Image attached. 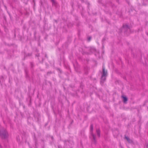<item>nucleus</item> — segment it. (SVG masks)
<instances>
[{
  "mask_svg": "<svg viewBox=\"0 0 148 148\" xmlns=\"http://www.w3.org/2000/svg\"><path fill=\"white\" fill-rule=\"evenodd\" d=\"M8 134L6 130L2 127H0V136L2 139L7 138L8 136Z\"/></svg>",
  "mask_w": 148,
  "mask_h": 148,
  "instance_id": "f257e3e1",
  "label": "nucleus"
},
{
  "mask_svg": "<svg viewBox=\"0 0 148 148\" xmlns=\"http://www.w3.org/2000/svg\"><path fill=\"white\" fill-rule=\"evenodd\" d=\"M122 29L124 33L128 35L131 32V27L129 26L126 24H123L122 26Z\"/></svg>",
  "mask_w": 148,
  "mask_h": 148,
  "instance_id": "f03ea898",
  "label": "nucleus"
},
{
  "mask_svg": "<svg viewBox=\"0 0 148 148\" xmlns=\"http://www.w3.org/2000/svg\"><path fill=\"white\" fill-rule=\"evenodd\" d=\"M91 134L92 136L93 139L92 142L95 145H96L97 143V141L96 140L95 136L93 133H91Z\"/></svg>",
  "mask_w": 148,
  "mask_h": 148,
  "instance_id": "7ed1b4c3",
  "label": "nucleus"
},
{
  "mask_svg": "<svg viewBox=\"0 0 148 148\" xmlns=\"http://www.w3.org/2000/svg\"><path fill=\"white\" fill-rule=\"evenodd\" d=\"M102 70H103V73L102 74V75L103 76H106L107 75V71H106L105 70V68L104 66H103L102 67Z\"/></svg>",
  "mask_w": 148,
  "mask_h": 148,
  "instance_id": "20e7f679",
  "label": "nucleus"
},
{
  "mask_svg": "<svg viewBox=\"0 0 148 148\" xmlns=\"http://www.w3.org/2000/svg\"><path fill=\"white\" fill-rule=\"evenodd\" d=\"M125 138L126 139L127 141L130 143H132V140L130 139L128 137H127L126 135L125 136Z\"/></svg>",
  "mask_w": 148,
  "mask_h": 148,
  "instance_id": "39448f33",
  "label": "nucleus"
},
{
  "mask_svg": "<svg viewBox=\"0 0 148 148\" xmlns=\"http://www.w3.org/2000/svg\"><path fill=\"white\" fill-rule=\"evenodd\" d=\"M96 132L97 136L99 137L100 136V132L99 129H96Z\"/></svg>",
  "mask_w": 148,
  "mask_h": 148,
  "instance_id": "423d86ee",
  "label": "nucleus"
},
{
  "mask_svg": "<svg viewBox=\"0 0 148 148\" xmlns=\"http://www.w3.org/2000/svg\"><path fill=\"white\" fill-rule=\"evenodd\" d=\"M106 76H103L101 75V82L102 81L104 82L105 81V80L106 79Z\"/></svg>",
  "mask_w": 148,
  "mask_h": 148,
  "instance_id": "0eeeda50",
  "label": "nucleus"
},
{
  "mask_svg": "<svg viewBox=\"0 0 148 148\" xmlns=\"http://www.w3.org/2000/svg\"><path fill=\"white\" fill-rule=\"evenodd\" d=\"M122 97L123 98V101L124 103H125L127 101V99L126 97L122 96Z\"/></svg>",
  "mask_w": 148,
  "mask_h": 148,
  "instance_id": "6e6552de",
  "label": "nucleus"
},
{
  "mask_svg": "<svg viewBox=\"0 0 148 148\" xmlns=\"http://www.w3.org/2000/svg\"><path fill=\"white\" fill-rule=\"evenodd\" d=\"M93 125L92 124H91L90 127V132L91 133H93Z\"/></svg>",
  "mask_w": 148,
  "mask_h": 148,
  "instance_id": "1a4fd4ad",
  "label": "nucleus"
},
{
  "mask_svg": "<svg viewBox=\"0 0 148 148\" xmlns=\"http://www.w3.org/2000/svg\"><path fill=\"white\" fill-rule=\"evenodd\" d=\"M91 37H90V36L88 38L87 40L88 41H90L91 40Z\"/></svg>",
  "mask_w": 148,
  "mask_h": 148,
  "instance_id": "9d476101",
  "label": "nucleus"
},
{
  "mask_svg": "<svg viewBox=\"0 0 148 148\" xmlns=\"http://www.w3.org/2000/svg\"><path fill=\"white\" fill-rule=\"evenodd\" d=\"M30 64L32 68L34 66L32 62H31L30 63Z\"/></svg>",
  "mask_w": 148,
  "mask_h": 148,
  "instance_id": "9b49d317",
  "label": "nucleus"
},
{
  "mask_svg": "<svg viewBox=\"0 0 148 148\" xmlns=\"http://www.w3.org/2000/svg\"><path fill=\"white\" fill-rule=\"evenodd\" d=\"M52 73V72L51 71L48 72H47V75H48L49 74H51Z\"/></svg>",
  "mask_w": 148,
  "mask_h": 148,
  "instance_id": "f8f14e48",
  "label": "nucleus"
},
{
  "mask_svg": "<svg viewBox=\"0 0 148 148\" xmlns=\"http://www.w3.org/2000/svg\"><path fill=\"white\" fill-rule=\"evenodd\" d=\"M51 1L53 4H54L55 3V1L54 0H51Z\"/></svg>",
  "mask_w": 148,
  "mask_h": 148,
  "instance_id": "ddd939ff",
  "label": "nucleus"
},
{
  "mask_svg": "<svg viewBox=\"0 0 148 148\" xmlns=\"http://www.w3.org/2000/svg\"><path fill=\"white\" fill-rule=\"evenodd\" d=\"M126 2L128 3V4H129L130 2L128 0H126Z\"/></svg>",
  "mask_w": 148,
  "mask_h": 148,
  "instance_id": "4468645a",
  "label": "nucleus"
},
{
  "mask_svg": "<svg viewBox=\"0 0 148 148\" xmlns=\"http://www.w3.org/2000/svg\"><path fill=\"white\" fill-rule=\"evenodd\" d=\"M116 2L119 3V0H116Z\"/></svg>",
  "mask_w": 148,
  "mask_h": 148,
  "instance_id": "2eb2a0df",
  "label": "nucleus"
},
{
  "mask_svg": "<svg viewBox=\"0 0 148 148\" xmlns=\"http://www.w3.org/2000/svg\"><path fill=\"white\" fill-rule=\"evenodd\" d=\"M58 148H61V147L60 146H58Z\"/></svg>",
  "mask_w": 148,
  "mask_h": 148,
  "instance_id": "dca6fc26",
  "label": "nucleus"
},
{
  "mask_svg": "<svg viewBox=\"0 0 148 148\" xmlns=\"http://www.w3.org/2000/svg\"><path fill=\"white\" fill-rule=\"evenodd\" d=\"M39 54H38L37 55H36V56H39Z\"/></svg>",
  "mask_w": 148,
  "mask_h": 148,
  "instance_id": "f3484780",
  "label": "nucleus"
},
{
  "mask_svg": "<svg viewBox=\"0 0 148 148\" xmlns=\"http://www.w3.org/2000/svg\"><path fill=\"white\" fill-rule=\"evenodd\" d=\"M45 57H46V58H47V55L46 54H45Z\"/></svg>",
  "mask_w": 148,
  "mask_h": 148,
  "instance_id": "a211bd4d",
  "label": "nucleus"
},
{
  "mask_svg": "<svg viewBox=\"0 0 148 148\" xmlns=\"http://www.w3.org/2000/svg\"><path fill=\"white\" fill-rule=\"evenodd\" d=\"M55 22H56V23H57V20H55Z\"/></svg>",
  "mask_w": 148,
  "mask_h": 148,
  "instance_id": "6ab92c4d",
  "label": "nucleus"
},
{
  "mask_svg": "<svg viewBox=\"0 0 148 148\" xmlns=\"http://www.w3.org/2000/svg\"><path fill=\"white\" fill-rule=\"evenodd\" d=\"M0 147L1 148H2L1 146V145H0Z\"/></svg>",
  "mask_w": 148,
  "mask_h": 148,
  "instance_id": "aec40b11",
  "label": "nucleus"
},
{
  "mask_svg": "<svg viewBox=\"0 0 148 148\" xmlns=\"http://www.w3.org/2000/svg\"><path fill=\"white\" fill-rule=\"evenodd\" d=\"M73 122V121H72L71 123V124H72V123Z\"/></svg>",
  "mask_w": 148,
  "mask_h": 148,
  "instance_id": "412c9836",
  "label": "nucleus"
},
{
  "mask_svg": "<svg viewBox=\"0 0 148 148\" xmlns=\"http://www.w3.org/2000/svg\"><path fill=\"white\" fill-rule=\"evenodd\" d=\"M51 138H52V139H53V136H52V137H51Z\"/></svg>",
  "mask_w": 148,
  "mask_h": 148,
  "instance_id": "4be33fe9",
  "label": "nucleus"
}]
</instances>
